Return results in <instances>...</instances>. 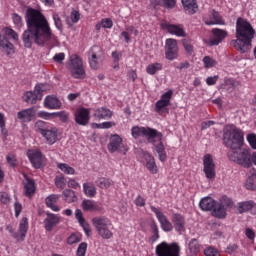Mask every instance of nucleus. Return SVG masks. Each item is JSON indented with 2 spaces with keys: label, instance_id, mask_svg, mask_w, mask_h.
<instances>
[{
  "label": "nucleus",
  "instance_id": "obj_53",
  "mask_svg": "<svg viewBox=\"0 0 256 256\" xmlns=\"http://www.w3.org/2000/svg\"><path fill=\"white\" fill-rule=\"evenodd\" d=\"M80 241L81 235L75 233L71 234L67 239L68 245H75V243H80Z\"/></svg>",
  "mask_w": 256,
  "mask_h": 256
},
{
  "label": "nucleus",
  "instance_id": "obj_17",
  "mask_svg": "<svg viewBox=\"0 0 256 256\" xmlns=\"http://www.w3.org/2000/svg\"><path fill=\"white\" fill-rule=\"evenodd\" d=\"M171 97H173V90H168L161 95L160 100L155 103L156 113H163V109L171 105Z\"/></svg>",
  "mask_w": 256,
  "mask_h": 256
},
{
  "label": "nucleus",
  "instance_id": "obj_14",
  "mask_svg": "<svg viewBox=\"0 0 256 256\" xmlns=\"http://www.w3.org/2000/svg\"><path fill=\"white\" fill-rule=\"evenodd\" d=\"M108 151L110 153H123V151H127V148L123 145V138L118 134L112 135L108 144Z\"/></svg>",
  "mask_w": 256,
  "mask_h": 256
},
{
  "label": "nucleus",
  "instance_id": "obj_18",
  "mask_svg": "<svg viewBox=\"0 0 256 256\" xmlns=\"http://www.w3.org/2000/svg\"><path fill=\"white\" fill-rule=\"evenodd\" d=\"M151 211L155 213L160 225L161 229H163L166 232L173 231V224L169 222V219H167V216L163 214L159 209H157L155 206H151Z\"/></svg>",
  "mask_w": 256,
  "mask_h": 256
},
{
  "label": "nucleus",
  "instance_id": "obj_21",
  "mask_svg": "<svg viewBox=\"0 0 256 256\" xmlns=\"http://www.w3.org/2000/svg\"><path fill=\"white\" fill-rule=\"evenodd\" d=\"M163 29H166L170 35H175L176 37H187V32L181 24H163Z\"/></svg>",
  "mask_w": 256,
  "mask_h": 256
},
{
  "label": "nucleus",
  "instance_id": "obj_27",
  "mask_svg": "<svg viewBox=\"0 0 256 256\" xmlns=\"http://www.w3.org/2000/svg\"><path fill=\"white\" fill-rule=\"evenodd\" d=\"M60 221V218L56 214L47 213V217L44 219L46 231H53L55 225H59Z\"/></svg>",
  "mask_w": 256,
  "mask_h": 256
},
{
  "label": "nucleus",
  "instance_id": "obj_16",
  "mask_svg": "<svg viewBox=\"0 0 256 256\" xmlns=\"http://www.w3.org/2000/svg\"><path fill=\"white\" fill-rule=\"evenodd\" d=\"M213 38L208 40H204V43L208 45V47H215L219 45L227 37V31L219 28L212 29Z\"/></svg>",
  "mask_w": 256,
  "mask_h": 256
},
{
  "label": "nucleus",
  "instance_id": "obj_35",
  "mask_svg": "<svg viewBox=\"0 0 256 256\" xmlns=\"http://www.w3.org/2000/svg\"><path fill=\"white\" fill-rule=\"evenodd\" d=\"M182 5L190 15L197 13V2L195 0H182Z\"/></svg>",
  "mask_w": 256,
  "mask_h": 256
},
{
  "label": "nucleus",
  "instance_id": "obj_28",
  "mask_svg": "<svg viewBox=\"0 0 256 256\" xmlns=\"http://www.w3.org/2000/svg\"><path fill=\"white\" fill-rule=\"evenodd\" d=\"M172 223H174L175 230L181 235L185 231V218L179 214L175 213L172 215Z\"/></svg>",
  "mask_w": 256,
  "mask_h": 256
},
{
  "label": "nucleus",
  "instance_id": "obj_4",
  "mask_svg": "<svg viewBox=\"0 0 256 256\" xmlns=\"http://www.w3.org/2000/svg\"><path fill=\"white\" fill-rule=\"evenodd\" d=\"M35 132L40 133L45 139L48 145H55L59 139V132L57 128L49 126V124L43 120H38L34 124Z\"/></svg>",
  "mask_w": 256,
  "mask_h": 256
},
{
  "label": "nucleus",
  "instance_id": "obj_5",
  "mask_svg": "<svg viewBox=\"0 0 256 256\" xmlns=\"http://www.w3.org/2000/svg\"><path fill=\"white\" fill-rule=\"evenodd\" d=\"M92 225L102 239L113 238V223H111L109 218L105 216H96L92 219Z\"/></svg>",
  "mask_w": 256,
  "mask_h": 256
},
{
  "label": "nucleus",
  "instance_id": "obj_24",
  "mask_svg": "<svg viewBox=\"0 0 256 256\" xmlns=\"http://www.w3.org/2000/svg\"><path fill=\"white\" fill-rule=\"evenodd\" d=\"M0 51L6 55H13L15 53V46L2 33H0Z\"/></svg>",
  "mask_w": 256,
  "mask_h": 256
},
{
  "label": "nucleus",
  "instance_id": "obj_34",
  "mask_svg": "<svg viewBox=\"0 0 256 256\" xmlns=\"http://www.w3.org/2000/svg\"><path fill=\"white\" fill-rule=\"evenodd\" d=\"M24 189L26 197H32L33 195H35V181L26 178L24 181Z\"/></svg>",
  "mask_w": 256,
  "mask_h": 256
},
{
  "label": "nucleus",
  "instance_id": "obj_58",
  "mask_svg": "<svg viewBox=\"0 0 256 256\" xmlns=\"http://www.w3.org/2000/svg\"><path fill=\"white\" fill-rule=\"evenodd\" d=\"M250 147L253 149H256V134L255 133H250L246 137Z\"/></svg>",
  "mask_w": 256,
  "mask_h": 256
},
{
  "label": "nucleus",
  "instance_id": "obj_42",
  "mask_svg": "<svg viewBox=\"0 0 256 256\" xmlns=\"http://www.w3.org/2000/svg\"><path fill=\"white\" fill-rule=\"evenodd\" d=\"M103 29H111L113 27V21L109 18L102 19L101 22L96 24L97 31H101V28Z\"/></svg>",
  "mask_w": 256,
  "mask_h": 256
},
{
  "label": "nucleus",
  "instance_id": "obj_15",
  "mask_svg": "<svg viewBox=\"0 0 256 256\" xmlns=\"http://www.w3.org/2000/svg\"><path fill=\"white\" fill-rule=\"evenodd\" d=\"M204 173L207 179H215V162L211 154H206L203 157Z\"/></svg>",
  "mask_w": 256,
  "mask_h": 256
},
{
  "label": "nucleus",
  "instance_id": "obj_41",
  "mask_svg": "<svg viewBox=\"0 0 256 256\" xmlns=\"http://www.w3.org/2000/svg\"><path fill=\"white\" fill-rule=\"evenodd\" d=\"M64 199L67 203H75L77 201V196L75 192L70 189H65L63 191Z\"/></svg>",
  "mask_w": 256,
  "mask_h": 256
},
{
  "label": "nucleus",
  "instance_id": "obj_13",
  "mask_svg": "<svg viewBox=\"0 0 256 256\" xmlns=\"http://www.w3.org/2000/svg\"><path fill=\"white\" fill-rule=\"evenodd\" d=\"M161 137H155L152 139V141H149V143L153 144L154 153H157L159 161L162 163H165L167 161V152L165 151V145H163V134L161 133Z\"/></svg>",
  "mask_w": 256,
  "mask_h": 256
},
{
  "label": "nucleus",
  "instance_id": "obj_11",
  "mask_svg": "<svg viewBox=\"0 0 256 256\" xmlns=\"http://www.w3.org/2000/svg\"><path fill=\"white\" fill-rule=\"evenodd\" d=\"M140 158L149 173H151L152 175H157V173H159V168L157 167V163L155 162V157H153V155L141 150Z\"/></svg>",
  "mask_w": 256,
  "mask_h": 256
},
{
  "label": "nucleus",
  "instance_id": "obj_52",
  "mask_svg": "<svg viewBox=\"0 0 256 256\" xmlns=\"http://www.w3.org/2000/svg\"><path fill=\"white\" fill-rule=\"evenodd\" d=\"M235 87H236L235 80H233L231 78L225 79L224 88H226L230 93L233 91V89H235Z\"/></svg>",
  "mask_w": 256,
  "mask_h": 256
},
{
  "label": "nucleus",
  "instance_id": "obj_49",
  "mask_svg": "<svg viewBox=\"0 0 256 256\" xmlns=\"http://www.w3.org/2000/svg\"><path fill=\"white\" fill-rule=\"evenodd\" d=\"M12 20L16 29H21V27H23V18L19 14H12Z\"/></svg>",
  "mask_w": 256,
  "mask_h": 256
},
{
  "label": "nucleus",
  "instance_id": "obj_37",
  "mask_svg": "<svg viewBox=\"0 0 256 256\" xmlns=\"http://www.w3.org/2000/svg\"><path fill=\"white\" fill-rule=\"evenodd\" d=\"M188 247L191 256L197 255V253H199V251L201 250V246L199 245V242L195 238L190 240Z\"/></svg>",
  "mask_w": 256,
  "mask_h": 256
},
{
  "label": "nucleus",
  "instance_id": "obj_63",
  "mask_svg": "<svg viewBox=\"0 0 256 256\" xmlns=\"http://www.w3.org/2000/svg\"><path fill=\"white\" fill-rule=\"evenodd\" d=\"M9 201H11L9 194H7L6 192H0V202L7 205V203H9Z\"/></svg>",
  "mask_w": 256,
  "mask_h": 256
},
{
  "label": "nucleus",
  "instance_id": "obj_43",
  "mask_svg": "<svg viewBox=\"0 0 256 256\" xmlns=\"http://www.w3.org/2000/svg\"><path fill=\"white\" fill-rule=\"evenodd\" d=\"M79 19H81V14L79 11L73 10L71 12L70 19H66V23L71 27V25L78 23Z\"/></svg>",
  "mask_w": 256,
  "mask_h": 256
},
{
  "label": "nucleus",
  "instance_id": "obj_2",
  "mask_svg": "<svg viewBox=\"0 0 256 256\" xmlns=\"http://www.w3.org/2000/svg\"><path fill=\"white\" fill-rule=\"evenodd\" d=\"M223 141L224 145L230 149L228 151L230 161L249 169L251 167V153L249 150L241 149L244 141L243 130L234 125L228 126L224 130Z\"/></svg>",
  "mask_w": 256,
  "mask_h": 256
},
{
  "label": "nucleus",
  "instance_id": "obj_54",
  "mask_svg": "<svg viewBox=\"0 0 256 256\" xmlns=\"http://www.w3.org/2000/svg\"><path fill=\"white\" fill-rule=\"evenodd\" d=\"M93 127H96V129H111V127H115V122L95 123L93 124Z\"/></svg>",
  "mask_w": 256,
  "mask_h": 256
},
{
  "label": "nucleus",
  "instance_id": "obj_38",
  "mask_svg": "<svg viewBox=\"0 0 256 256\" xmlns=\"http://www.w3.org/2000/svg\"><path fill=\"white\" fill-rule=\"evenodd\" d=\"M83 191L86 197H95V195H97V188H95L94 185L89 183L83 184Z\"/></svg>",
  "mask_w": 256,
  "mask_h": 256
},
{
  "label": "nucleus",
  "instance_id": "obj_36",
  "mask_svg": "<svg viewBox=\"0 0 256 256\" xmlns=\"http://www.w3.org/2000/svg\"><path fill=\"white\" fill-rule=\"evenodd\" d=\"M213 215L217 217V219H225V217H227V209L216 202L213 208Z\"/></svg>",
  "mask_w": 256,
  "mask_h": 256
},
{
  "label": "nucleus",
  "instance_id": "obj_32",
  "mask_svg": "<svg viewBox=\"0 0 256 256\" xmlns=\"http://www.w3.org/2000/svg\"><path fill=\"white\" fill-rule=\"evenodd\" d=\"M82 209L83 211L93 213L95 211H101V206H99V203L95 200H83Z\"/></svg>",
  "mask_w": 256,
  "mask_h": 256
},
{
  "label": "nucleus",
  "instance_id": "obj_39",
  "mask_svg": "<svg viewBox=\"0 0 256 256\" xmlns=\"http://www.w3.org/2000/svg\"><path fill=\"white\" fill-rule=\"evenodd\" d=\"M245 188L248 191H256V172L247 178Z\"/></svg>",
  "mask_w": 256,
  "mask_h": 256
},
{
  "label": "nucleus",
  "instance_id": "obj_44",
  "mask_svg": "<svg viewBox=\"0 0 256 256\" xmlns=\"http://www.w3.org/2000/svg\"><path fill=\"white\" fill-rule=\"evenodd\" d=\"M96 184L100 189H109L111 185H113V180L108 179V178H100L96 181Z\"/></svg>",
  "mask_w": 256,
  "mask_h": 256
},
{
  "label": "nucleus",
  "instance_id": "obj_12",
  "mask_svg": "<svg viewBox=\"0 0 256 256\" xmlns=\"http://www.w3.org/2000/svg\"><path fill=\"white\" fill-rule=\"evenodd\" d=\"M165 55L166 59L169 61H174L179 57V46L177 45V40L173 38L166 39L165 42Z\"/></svg>",
  "mask_w": 256,
  "mask_h": 256
},
{
  "label": "nucleus",
  "instance_id": "obj_47",
  "mask_svg": "<svg viewBox=\"0 0 256 256\" xmlns=\"http://www.w3.org/2000/svg\"><path fill=\"white\" fill-rule=\"evenodd\" d=\"M202 61L206 69H211V67H215V65H217V61L210 56H205Z\"/></svg>",
  "mask_w": 256,
  "mask_h": 256
},
{
  "label": "nucleus",
  "instance_id": "obj_3",
  "mask_svg": "<svg viewBox=\"0 0 256 256\" xmlns=\"http://www.w3.org/2000/svg\"><path fill=\"white\" fill-rule=\"evenodd\" d=\"M253 39H255V29L249 21L239 17L236 21V40L230 42L231 47H235L239 53H247L251 49Z\"/></svg>",
  "mask_w": 256,
  "mask_h": 256
},
{
  "label": "nucleus",
  "instance_id": "obj_40",
  "mask_svg": "<svg viewBox=\"0 0 256 256\" xmlns=\"http://www.w3.org/2000/svg\"><path fill=\"white\" fill-rule=\"evenodd\" d=\"M162 69H163V64L156 62V63L149 64L146 67V72L148 73V75H155L157 71H161Z\"/></svg>",
  "mask_w": 256,
  "mask_h": 256
},
{
  "label": "nucleus",
  "instance_id": "obj_33",
  "mask_svg": "<svg viewBox=\"0 0 256 256\" xmlns=\"http://www.w3.org/2000/svg\"><path fill=\"white\" fill-rule=\"evenodd\" d=\"M216 203L217 201H215L213 198L205 197L200 200L199 207L202 209V211H211L214 209Z\"/></svg>",
  "mask_w": 256,
  "mask_h": 256
},
{
  "label": "nucleus",
  "instance_id": "obj_51",
  "mask_svg": "<svg viewBox=\"0 0 256 256\" xmlns=\"http://www.w3.org/2000/svg\"><path fill=\"white\" fill-rule=\"evenodd\" d=\"M151 230L153 235L151 236V241L152 243H155V241H157L159 239V227H157L156 223H152L151 224Z\"/></svg>",
  "mask_w": 256,
  "mask_h": 256
},
{
  "label": "nucleus",
  "instance_id": "obj_56",
  "mask_svg": "<svg viewBox=\"0 0 256 256\" xmlns=\"http://www.w3.org/2000/svg\"><path fill=\"white\" fill-rule=\"evenodd\" d=\"M54 63H57V65H63V62L65 61V53L60 52L53 56Z\"/></svg>",
  "mask_w": 256,
  "mask_h": 256
},
{
  "label": "nucleus",
  "instance_id": "obj_22",
  "mask_svg": "<svg viewBox=\"0 0 256 256\" xmlns=\"http://www.w3.org/2000/svg\"><path fill=\"white\" fill-rule=\"evenodd\" d=\"M91 111L88 108H79L75 113V121L78 125H88Z\"/></svg>",
  "mask_w": 256,
  "mask_h": 256
},
{
  "label": "nucleus",
  "instance_id": "obj_61",
  "mask_svg": "<svg viewBox=\"0 0 256 256\" xmlns=\"http://www.w3.org/2000/svg\"><path fill=\"white\" fill-rule=\"evenodd\" d=\"M7 163L10 167H17V158L13 154H9L6 156Z\"/></svg>",
  "mask_w": 256,
  "mask_h": 256
},
{
  "label": "nucleus",
  "instance_id": "obj_46",
  "mask_svg": "<svg viewBox=\"0 0 256 256\" xmlns=\"http://www.w3.org/2000/svg\"><path fill=\"white\" fill-rule=\"evenodd\" d=\"M2 35H5L6 38L11 37L14 41H19V35L11 28H4Z\"/></svg>",
  "mask_w": 256,
  "mask_h": 256
},
{
  "label": "nucleus",
  "instance_id": "obj_29",
  "mask_svg": "<svg viewBox=\"0 0 256 256\" xmlns=\"http://www.w3.org/2000/svg\"><path fill=\"white\" fill-rule=\"evenodd\" d=\"M238 211L240 214L247 213V211H251L253 215H256V203L253 202L252 200L239 202Z\"/></svg>",
  "mask_w": 256,
  "mask_h": 256
},
{
  "label": "nucleus",
  "instance_id": "obj_6",
  "mask_svg": "<svg viewBox=\"0 0 256 256\" xmlns=\"http://www.w3.org/2000/svg\"><path fill=\"white\" fill-rule=\"evenodd\" d=\"M67 67L74 79H85V67L83 66V59L79 55H70Z\"/></svg>",
  "mask_w": 256,
  "mask_h": 256
},
{
  "label": "nucleus",
  "instance_id": "obj_62",
  "mask_svg": "<svg viewBox=\"0 0 256 256\" xmlns=\"http://www.w3.org/2000/svg\"><path fill=\"white\" fill-rule=\"evenodd\" d=\"M176 1L175 0H162V5L166 9H173L175 7Z\"/></svg>",
  "mask_w": 256,
  "mask_h": 256
},
{
  "label": "nucleus",
  "instance_id": "obj_50",
  "mask_svg": "<svg viewBox=\"0 0 256 256\" xmlns=\"http://www.w3.org/2000/svg\"><path fill=\"white\" fill-rule=\"evenodd\" d=\"M222 207L229 209V207H233V200L227 196H223L218 202Z\"/></svg>",
  "mask_w": 256,
  "mask_h": 256
},
{
  "label": "nucleus",
  "instance_id": "obj_31",
  "mask_svg": "<svg viewBox=\"0 0 256 256\" xmlns=\"http://www.w3.org/2000/svg\"><path fill=\"white\" fill-rule=\"evenodd\" d=\"M27 155L33 167L35 169H41V152L37 150H29Z\"/></svg>",
  "mask_w": 256,
  "mask_h": 256
},
{
  "label": "nucleus",
  "instance_id": "obj_30",
  "mask_svg": "<svg viewBox=\"0 0 256 256\" xmlns=\"http://www.w3.org/2000/svg\"><path fill=\"white\" fill-rule=\"evenodd\" d=\"M46 109H61V100L56 96H46L43 102Z\"/></svg>",
  "mask_w": 256,
  "mask_h": 256
},
{
  "label": "nucleus",
  "instance_id": "obj_25",
  "mask_svg": "<svg viewBox=\"0 0 256 256\" xmlns=\"http://www.w3.org/2000/svg\"><path fill=\"white\" fill-rule=\"evenodd\" d=\"M75 217H76L79 225L82 227L86 236L90 237L91 236V226L89 225V223H87V221L83 217V212L81 211V209H76Z\"/></svg>",
  "mask_w": 256,
  "mask_h": 256
},
{
  "label": "nucleus",
  "instance_id": "obj_8",
  "mask_svg": "<svg viewBox=\"0 0 256 256\" xmlns=\"http://www.w3.org/2000/svg\"><path fill=\"white\" fill-rule=\"evenodd\" d=\"M44 91H47L45 84H37L34 88V91L25 92L22 99L25 103L35 105L37 101H41L43 99Z\"/></svg>",
  "mask_w": 256,
  "mask_h": 256
},
{
  "label": "nucleus",
  "instance_id": "obj_26",
  "mask_svg": "<svg viewBox=\"0 0 256 256\" xmlns=\"http://www.w3.org/2000/svg\"><path fill=\"white\" fill-rule=\"evenodd\" d=\"M93 115L95 119H97L98 121H101V120L111 119L113 117V112L109 110V108L107 107H100V108L94 109Z\"/></svg>",
  "mask_w": 256,
  "mask_h": 256
},
{
  "label": "nucleus",
  "instance_id": "obj_7",
  "mask_svg": "<svg viewBox=\"0 0 256 256\" xmlns=\"http://www.w3.org/2000/svg\"><path fill=\"white\" fill-rule=\"evenodd\" d=\"M157 256H181V246L177 242H161L155 248Z\"/></svg>",
  "mask_w": 256,
  "mask_h": 256
},
{
  "label": "nucleus",
  "instance_id": "obj_48",
  "mask_svg": "<svg viewBox=\"0 0 256 256\" xmlns=\"http://www.w3.org/2000/svg\"><path fill=\"white\" fill-rule=\"evenodd\" d=\"M55 117H59L62 123H67L69 119V113H67L66 111L53 112V119H55Z\"/></svg>",
  "mask_w": 256,
  "mask_h": 256
},
{
  "label": "nucleus",
  "instance_id": "obj_1",
  "mask_svg": "<svg viewBox=\"0 0 256 256\" xmlns=\"http://www.w3.org/2000/svg\"><path fill=\"white\" fill-rule=\"evenodd\" d=\"M26 25L27 29L22 34L24 47L31 49L33 43L40 47L49 45L51 41H55V34L51 30L49 21L38 10L29 8L26 11Z\"/></svg>",
  "mask_w": 256,
  "mask_h": 256
},
{
  "label": "nucleus",
  "instance_id": "obj_23",
  "mask_svg": "<svg viewBox=\"0 0 256 256\" xmlns=\"http://www.w3.org/2000/svg\"><path fill=\"white\" fill-rule=\"evenodd\" d=\"M205 25H225V21L221 18L219 12L212 10L209 16L203 18Z\"/></svg>",
  "mask_w": 256,
  "mask_h": 256
},
{
  "label": "nucleus",
  "instance_id": "obj_19",
  "mask_svg": "<svg viewBox=\"0 0 256 256\" xmlns=\"http://www.w3.org/2000/svg\"><path fill=\"white\" fill-rule=\"evenodd\" d=\"M35 117H37V109L35 107L27 108L17 113V119L21 123H31Z\"/></svg>",
  "mask_w": 256,
  "mask_h": 256
},
{
  "label": "nucleus",
  "instance_id": "obj_57",
  "mask_svg": "<svg viewBox=\"0 0 256 256\" xmlns=\"http://www.w3.org/2000/svg\"><path fill=\"white\" fill-rule=\"evenodd\" d=\"M53 21L56 29L61 31V29H63V22L61 21V17H59V14H53Z\"/></svg>",
  "mask_w": 256,
  "mask_h": 256
},
{
  "label": "nucleus",
  "instance_id": "obj_64",
  "mask_svg": "<svg viewBox=\"0 0 256 256\" xmlns=\"http://www.w3.org/2000/svg\"><path fill=\"white\" fill-rule=\"evenodd\" d=\"M204 255L215 256V255H217V250L213 247H208L204 250Z\"/></svg>",
  "mask_w": 256,
  "mask_h": 256
},
{
  "label": "nucleus",
  "instance_id": "obj_59",
  "mask_svg": "<svg viewBox=\"0 0 256 256\" xmlns=\"http://www.w3.org/2000/svg\"><path fill=\"white\" fill-rule=\"evenodd\" d=\"M59 201V195L57 194H52L46 198V205H55Z\"/></svg>",
  "mask_w": 256,
  "mask_h": 256
},
{
  "label": "nucleus",
  "instance_id": "obj_55",
  "mask_svg": "<svg viewBox=\"0 0 256 256\" xmlns=\"http://www.w3.org/2000/svg\"><path fill=\"white\" fill-rule=\"evenodd\" d=\"M86 253H87V243L82 242L79 244V246L77 248L76 255L77 256H85Z\"/></svg>",
  "mask_w": 256,
  "mask_h": 256
},
{
  "label": "nucleus",
  "instance_id": "obj_60",
  "mask_svg": "<svg viewBox=\"0 0 256 256\" xmlns=\"http://www.w3.org/2000/svg\"><path fill=\"white\" fill-rule=\"evenodd\" d=\"M37 116L40 117V119H45L46 121L53 119V113H49L47 111H39Z\"/></svg>",
  "mask_w": 256,
  "mask_h": 256
},
{
  "label": "nucleus",
  "instance_id": "obj_9",
  "mask_svg": "<svg viewBox=\"0 0 256 256\" xmlns=\"http://www.w3.org/2000/svg\"><path fill=\"white\" fill-rule=\"evenodd\" d=\"M132 136L135 137V139H137V137H146L148 141H153L155 137H162L161 132L156 129L137 126L132 128Z\"/></svg>",
  "mask_w": 256,
  "mask_h": 256
},
{
  "label": "nucleus",
  "instance_id": "obj_10",
  "mask_svg": "<svg viewBox=\"0 0 256 256\" xmlns=\"http://www.w3.org/2000/svg\"><path fill=\"white\" fill-rule=\"evenodd\" d=\"M103 62V50L99 46H93L89 51V63L91 69L97 71Z\"/></svg>",
  "mask_w": 256,
  "mask_h": 256
},
{
  "label": "nucleus",
  "instance_id": "obj_20",
  "mask_svg": "<svg viewBox=\"0 0 256 256\" xmlns=\"http://www.w3.org/2000/svg\"><path fill=\"white\" fill-rule=\"evenodd\" d=\"M27 231H29V220L27 217H23L19 223L18 233L13 234L14 239L16 241H25Z\"/></svg>",
  "mask_w": 256,
  "mask_h": 256
},
{
  "label": "nucleus",
  "instance_id": "obj_45",
  "mask_svg": "<svg viewBox=\"0 0 256 256\" xmlns=\"http://www.w3.org/2000/svg\"><path fill=\"white\" fill-rule=\"evenodd\" d=\"M57 167L58 169H60V171H62L66 175H75V169L69 166V164L60 163L57 165Z\"/></svg>",
  "mask_w": 256,
  "mask_h": 256
}]
</instances>
